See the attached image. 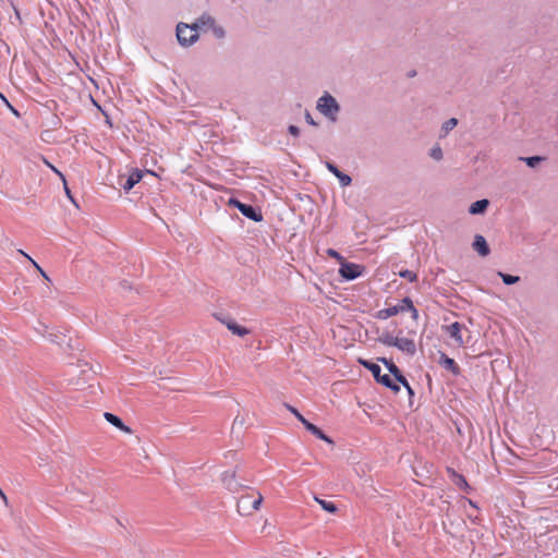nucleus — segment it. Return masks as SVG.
<instances>
[{
  "label": "nucleus",
  "instance_id": "nucleus-35",
  "mask_svg": "<svg viewBox=\"0 0 558 558\" xmlns=\"http://www.w3.org/2000/svg\"><path fill=\"white\" fill-rule=\"evenodd\" d=\"M327 255H328V256H330V257H332V258H336L337 260H339V262H340V264H341L343 260H345V259L343 258V256H342L339 252H337L336 250H333V248H328V250H327Z\"/></svg>",
  "mask_w": 558,
  "mask_h": 558
},
{
  "label": "nucleus",
  "instance_id": "nucleus-32",
  "mask_svg": "<svg viewBox=\"0 0 558 558\" xmlns=\"http://www.w3.org/2000/svg\"><path fill=\"white\" fill-rule=\"evenodd\" d=\"M429 156L435 160H441L444 157V154H442V149L440 148V146L437 145V146L433 147L429 151Z\"/></svg>",
  "mask_w": 558,
  "mask_h": 558
},
{
  "label": "nucleus",
  "instance_id": "nucleus-10",
  "mask_svg": "<svg viewBox=\"0 0 558 558\" xmlns=\"http://www.w3.org/2000/svg\"><path fill=\"white\" fill-rule=\"evenodd\" d=\"M404 311H405V305L402 304V301H401L400 304H398V305L386 307V308H383V310L376 312L375 317L377 319L385 320V319H388L389 317L395 316Z\"/></svg>",
  "mask_w": 558,
  "mask_h": 558
},
{
  "label": "nucleus",
  "instance_id": "nucleus-21",
  "mask_svg": "<svg viewBox=\"0 0 558 558\" xmlns=\"http://www.w3.org/2000/svg\"><path fill=\"white\" fill-rule=\"evenodd\" d=\"M402 304L405 305V311H409L411 313V317L414 320L418 319V311L414 306L412 300L409 296H405L402 299Z\"/></svg>",
  "mask_w": 558,
  "mask_h": 558
},
{
  "label": "nucleus",
  "instance_id": "nucleus-16",
  "mask_svg": "<svg viewBox=\"0 0 558 558\" xmlns=\"http://www.w3.org/2000/svg\"><path fill=\"white\" fill-rule=\"evenodd\" d=\"M304 427L306 430H308L311 434H313L317 438H319L330 445H333V440L328 435H326L319 427L314 425L313 423L304 422Z\"/></svg>",
  "mask_w": 558,
  "mask_h": 558
},
{
  "label": "nucleus",
  "instance_id": "nucleus-38",
  "mask_svg": "<svg viewBox=\"0 0 558 558\" xmlns=\"http://www.w3.org/2000/svg\"><path fill=\"white\" fill-rule=\"evenodd\" d=\"M288 132L293 135V136H299L300 135V129L296 126V125H289L288 126Z\"/></svg>",
  "mask_w": 558,
  "mask_h": 558
},
{
  "label": "nucleus",
  "instance_id": "nucleus-23",
  "mask_svg": "<svg viewBox=\"0 0 558 558\" xmlns=\"http://www.w3.org/2000/svg\"><path fill=\"white\" fill-rule=\"evenodd\" d=\"M520 160L524 161L526 163V166H529L530 168H535L543 160H545V157H542V156L521 157Z\"/></svg>",
  "mask_w": 558,
  "mask_h": 558
},
{
  "label": "nucleus",
  "instance_id": "nucleus-45",
  "mask_svg": "<svg viewBox=\"0 0 558 558\" xmlns=\"http://www.w3.org/2000/svg\"><path fill=\"white\" fill-rule=\"evenodd\" d=\"M236 423L242 425V424H243V420L238 421V417H235V418H234V422H233V426H234Z\"/></svg>",
  "mask_w": 558,
  "mask_h": 558
},
{
  "label": "nucleus",
  "instance_id": "nucleus-1",
  "mask_svg": "<svg viewBox=\"0 0 558 558\" xmlns=\"http://www.w3.org/2000/svg\"><path fill=\"white\" fill-rule=\"evenodd\" d=\"M359 363L366 369H368L372 375L374 376L375 380L385 386L386 388L390 389L395 393L400 391V386L390 377V375L381 374V368L378 364L368 361L360 359Z\"/></svg>",
  "mask_w": 558,
  "mask_h": 558
},
{
  "label": "nucleus",
  "instance_id": "nucleus-15",
  "mask_svg": "<svg viewBox=\"0 0 558 558\" xmlns=\"http://www.w3.org/2000/svg\"><path fill=\"white\" fill-rule=\"evenodd\" d=\"M104 417L106 418L107 422H109L111 425H113L114 427L119 428L120 430L126 433V434H131L132 433V429L126 426L123 421L117 416L116 414L113 413H110V412H105L104 413Z\"/></svg>",
  "mask_w": 558,
  "mask_h": 558
},
{
  "label": "nucleus",
  "instance_id": "nucleus-44",
  "mask_svg": "<svg viewBox=\"0 0 558 558\" xmlns=\"http://www.w3.org/2000/svg\"><path fill=\"white\" fill-rule=\"evenodd\" d=\"M0 98L3 100V102H4L5 105H9L8 99H7V98L4 97V95H3V94H1V93H0Z\"/></svg>",
  "mask_w": 558,
  "mask_h": 558
},
{
  "label": "nucleus",
  "instance_id": "nucleus-37",
  "mask_svg": "<svg viewBox=\"0 0 558 558\" xmlns=\"http://www.w3.org/2000/svg\"><path fill=\"white\" fill-rule=\"evenodd\" d=\"M304 118H305L306 123H308L310 125H313V126H317L318 125L317 122L311 116L310 111H307V110L305 111Z\"/></svg>",
  "mask_w": 558,
  "mask_h": 558
},
{
  "label": "nucleus",
  "instance_id": "nucleus-18",
  "mask_svg": "<svg viewBox=\"0 0 558 558\" xmlns=\"http://www.w3.org/2000/svg\"><path fill=\"white\" fill-rule=\"evenodd\" d=\"M446 329L450 337L453 338L459 345L463 344V339L461 336L462 325L460 323L454 322L451 325L447 326Z\"/></svg>",
  "mask_w": 558,
  "mask_h": 558
},
{
  "label": "nucleus",
  "instance_id": "nucleus-22",
  "mask_svg": "<svg viewBox=\"0 0 558 558\" xmlns=\"http://www.w3.org/2000/svg\"><path fill=\"white\" fill-rule=\"evenodd\" d=\"M195 23H197V24H198V28H199L201 26H209V27H211V26H214V24L216 23V21H215V19H214L213 16H210L209 14L204 13V14H202V15L197 19V21H196Z\"/></svg>",
  "mask_w": 558,
  "mask_h": 558
},
{
  "label": "nucleus",
  "instance_id": "nucleus-9",
  "mask_svg": "<svg viewBox=\"0 0 558 558\" xmlns=\"http://www.w3.org/2000/svg\"><path fill=\"white\" fill-rule=\"evenodd\" d=\"M472 247L478 253L480 256L486 257L490 253L489 245L482 234H475Z\"/></svg>",
  "mask_w": 558,
  "mask_h": 558
},
{
  "label": "nucleus",
  "instance_id": "nucleus-46",
  "mask_svg": "<svg viewBox=\"0 0 558 558\" xmlns=\"http://www.w3.org/2000/svg\"><path fill=\"white\" fill-rule=\"evenodd\" d=\"M236 423L242 425V424H243V420L238 421V417H235V418H234V422H233V426H234Z\"/></svg>",
  "mask_w": 558,
  "mask_h": 558
},
{
  "label": "nucleus",
  "instance_id": "nucleus-47",
  "mask_svg": "<svg viewBox=\"0 0 558 558\" xmlns=\"http://www.w3.org/2000/svg\"><path fill=\"white\" fill-rule=\"evenodd\" d=\"M236 423L242 425V424H243V420L238 421V417H235V418H234V422H233V426H234Z\"/></svg>",
  "mask_w": 558,
  "mask_h": 558
},
{
  "label": "nucleus",
  "instance_id": "nucleus-24",
  "mask_svg": "<svg viewBox=\"0 0 558 558\" xmlns=\"http://www.w3.org/2000/svg\"><path fill=\"white\" fill-rule=\"evenodd\" d=\"M498 276L501 278L502 282L506 286H511V284L518 283L520 281L519 276H513V275L505 274L501 271H498Z\"/></svg>",
  "mask_w": 558,
  "mask_h": 558
},
{
  "label": "nucleus",
  "instance_id": "nucleus-8",
  "mask_svg": "<svg viewBox=\"0 0 558 558\" xmlns=\"http://www.w3.org/2000/svg\"><path fill=\"white\" fill-rule=\"evenodd\" d=\"M142 178L143 171L134 169L128 178H120V184L125 192H129L134 187L136 183H138L142 180Z\"/></svg>",
  "mask_w": 558,
  "mask_h": 558
},
{
  "label": "nucleus",
  "instance_id": "nucleus-40",
  "mask_svg": "<svg viewBox=\"0 0 558 558\" xmlns=\"http://www.w3.org/2000/svg\"><path fill=\"white\" fill-rule=\"evenodd\" d=\"M46 163L52 169V171H54L62 179V181H64V179H65L64 175L57 168H54L48 161H46Z\"/></svg>",
  "mask_w": 558,
  "mask_h": 558
},
{
  "label": "nucleus",
  "instance_id": "nucleus-12",
  "mask_svg": "<svg viewBox=\"0 0 558 558\" xmlns=\"http://www.w3.org/2000/svg\"><path fill=\"white\" fill-rule=\"evenodd\" d=\"M447 472H448L449 477L452 481V483L456 486H458L460 489H462L464 492H469V489H471L470 485L468 484L465 477L462 474L458 473L452 468H448Z\"/></svg>",
  "mask_w": 558,
  "mask_h": 558
},
{
  "label": "nucleus",
  "instance_id": "nucleus-34",
  "mask_svg": "<svg viewBox=\"0 0 558 558\" xmlns=\"http://www.w3.org/2000/svg\"><path fill=\"white\" fill-rule=\"evenodd\" d=\"M211 29L217 38H223L226 36V31L223 29V27L216 25V23L214 24V26H211Z\"/></svg>",
  "mask_w": 558,
  "mask_h": 558
},
{
  "label": "nucleus",
  "instance_id": "nucleus-4",
  "mask_svg": "<svg viewBox=\"0 0 558 558\" xmlns=\"http://www.w3.org/2000/svg\"><path fill=\"white\" fill-rule=\"evenodd\" d=\"M229 205L234 206L239 209V211L246 218L259 222L263 220V214L259 208L254 207L250 204H244L240 202L238 198H230Z\"/></svg>",
  "mask_w": 558,
  "mask_h": 558
},
{
  "label": "nucleus",
  "instance_id": "nucleus-26",
  "mask_svg": "<svg viewBox=\"0 0 558 558\" xmlns=\"http://www.w3.org/2000/svg\"><path fill=\"white\" fill-rule=\"evenodd\" d=\"M399 378H395V381L400 386L402 385L404 387V389H407L408 393L410 397L414 396V390L412 389V387L410 386L408 379L404 377V375L401 373V377L398 376Z\"/></svg>",
  "mask_w": 558,
  "mask_h": 558
},
{
  "label": "nucleus",
  "instance_id": "nucleus-6",
  "mask_svg": "<svg viewBox=\"0 0 558 558\" xmlns=\"http://www.w3.org/2000/svg\"><path fill=\"white\" fill-rule=\"evenodd\" d=\"M215 317L220 320L223 325H226V327L233 333V335H236L239 337H244L246 335L250 333V329H247L246 327H243V326H240L239 324H236V322H234L231 317L229 316H223V317H220L218 315H215Z\"/></svg>",
  "mask_w": 558,
  "mask_h": 558
},
{
  "label": "nucleus",
  "instance_id": "nucleus-25",
  "mask_svg": "<svg viewBox=\"0 0 558 558\" xmlns=\"http://www.w3.org/2000/svg\"><path fill=\"white\" fill-rule=\"evenodd\" d=\"M315 500L322 506L324 510H326L329 513H335L338 510L337 506L331 501L319 499L317 497H315Z\"/></svg>",
  "mask_w": 558,
  "mask_h": 558
},
{
  "label": "nucleus",
  "instance_id": "nucleus-28",
  "mask_svg": "<svg viewBox=\"0 0 558 558\" xmlns=\"http://www.w3.org/2000/svg\"><path fill=\"white\" fill-rule=\"evenodd\" d=\"M458 124V120L456 118H450L442 123L441 131L447 134L449 131L454 129Z\"/></svg>",
  "mask_w": 558,
  "mask_h": 558
},
{
  "label": "nucleus",
  "instance_id": "nucleus-42",
  "mask_svg": "<svg viewBox=\"0 0 558 558\" xmlns=\"http://www.w3.org/2000/svg\"><path fill=\"white\" fill-rule=\"evenodd\" d=\"M0 496H1V498L4 500V502L7 504V502H8L7 496H5V494L2 492V489H1V488H0Z\"/></svg>",
  "mask_w": 558,
  "mask_h": 558
},
{
  "label": "nucleus",
  "instance_id": "nucleus-20",
  "mask_svg": "<svg viewBox=\"0 0 558 558\" xmlns=\"http://www.w3.org/2000/svg\"><path fill=\"white\" fill-rule=\"evenodd\" d=\"M397 338L398 337H393L390 332L386 331L378 337L377 341L387 347H396Z\"/></svg>",
  "mask_w": 558,
  "mask_h": 558
},
{
  "label": "nucleus",
  "instance_id": "nucleus-19",
  "mask_svg": "<svg viewBox=\"0 0 558 558\" xmlns=\"http://www.w3.org/2000/svg\"><path fill=\"white\" fill-rule=\"evenodd\" d=\"M377 361L383 363L386 368L389 371V373L395 377V378H399L398 376L401 377V371L400 368L392 362V360H388L386 357H377Z\"/></svg>",
  "mask_w": 558,
  "mask_h": 558
},
{
  "label": "nucleus",
  "instance_id": "nucleus-33",
  "mask_svg": "<svg viewBox=\"0 0 558 558\" xmlns=\"http://www.w3.org/2000/svg\"><path fill=\"white\" fill-rule=\"evenodd\" d=\"M284 407L304 425V422H308L295 408L286 403Z\"/></svg>",
  "mask_w": 558,
  "mask_h": 558
},
{
  "label": "nucleus",
  "instance_id": "nucleus-17",
  "mask_svg": "<svg viewBox=\"0 0 558 558\" xmlns=\"http://www.w3.org/2000/svg\"><path fill=\"white\" fill-rule=\"evenodd\" d=\"M489 206V201L486 198L478 199L471 204L469 207V213L471 215H483Z\"/></svg>",
  "mask_w": 558,
  "mask_h": 558
},
{
  "label": "nucleus",
  "instance_id": "nucleus-36",
  "mask_svg": "<svg viewBox=\"0 0 558 558\" xmlns=\"http://www.w3.org/2000/svg\"><path fill=\"white\" fill-rule=\"evenodd\" d=\"M326 168L329 172H331L333 175H338V172L340 171L339 168L331 161L325 162Z\"/></svg>",
  "mask_w": 558,
  "mask_h": 558
},
{
  "label": "nucleus",
  "instance_id": "nucleus-39",
  "mask_svg": "<svg viewBox=\"0 0 558 558\" xmlns=\"http://www.w3.org/2000/svg\"><path fill=\"white\" fill-rule=\"evenodd\" d=\"M63 186H64V191H65L66 196L71 199V202H72L73 204H75V205H76V203H75L74 198L72 197L71 191H70V189L68 187V184H66V181H65V180L63 181Z\"/></svg>",
  "mask_w": 558,
  "mask_h": 558
},
{
  "label": "nucleus",
  "instance_id": "nucleus-29",
  "mask_svg": "<svg viewBox=\"0 0 558 558\" xmlns=\"http://www.w3.org/2000/svg\"><path fill=\"white\" fill-rule=\"evenodd\" d=\"M19 253H21L23 256H25L26 258H28L32 264L34 265V267L40 272V275L48 281H50V278L47 276V274L43 270V268L29 256L27 255L25 252H23L22 250H19Z\"/></svg>",
  "mask_w": 558,
  "mask_h": 558
},
{
  "label": "nucleus",
  "instance_id": "nucleus-11",
  "mask_svg": "<svg viewBox=\"0 0 558 558\" xmlns=\"http://www.w3.org/2000/svg\"><path fill=\"white\" fill-rule=\"evenodd\" d=\"M396 348L411 356L416 353V345L413 339L398 337Z\"/></svg>",
  "mask_w": 558,
  "mask_h": 558
},
{
  "label": "nucleus",
  "instance_id": "nucleus-7",
  "mask_svg": "<svg viewBox=\"0 0 558 558\" xmlns=\"http://www.w3.org/2000/svg\"><path fill=\"white\" fill-rule=\"evenodd\" d=\"M222 483L226 488L232 493L239 492L243 485L236 481L235 471H226L222 473Z\"/></svg>",
  "mask_w": 558,
  "mask_h": 558
},
{
  "label": "nucleus",
  "instance_id": "nucleus-27",
  "mask_svg": "<svg viewBox=\"0 0 558 558\" xmlns=\"http://www.w3.org/2000/svg\"><path fill=\"white\" fill-rule=\"evenodd\" d=\"M335 177L339 180V183L342 187L349 186L352 183V178L341 170L338 172V175Z\"/></svg>",
  "mask_w": 558,
  "mask_h": 558
},
{
  "label": "nucleus",
  "instance_id": "nucleus-3",
  "mask_svg": "<svg viewBox=\"0 0 558 558\" xmlns=\"http://www.w3.org/2000/svg\"><path fill=\"white\" fill-rule=\"evenodd\" d=\"M198 24L187 25L185 23H179L177 25V38L181 46L190 47L198 39Z\"/></svg>",
  "mask_w": 558,
  "mask_h": 558
},
{
  "label": "nucleus",
  "instance_id": "nucleus-2",
  "mask_svg": "<svg viewBox=\"0 0 558 558\" xmlns=\"http://www.w3.org/2000/svg\"><path fill=\"white\" fill-rule=\"evenodd\" d=\"M316 109L331 122H336L340 106L333 96L325 93L318 98Z\"/></svg>",
  "mask_w": 558,
  "mask_h": 558
},
{
  "label": "nucleus",
  "instance_id": "nucleus-41",
  "mask_svg": "<svg viewBox=\"0 0 558 558\" xmlns=\"http://www.w3.org/2000/svg\"><path fill=\"white\" fill-rule=\"evenodd\" d=\"M8 108L12 111L13 114H15L16 117L20 116L19 111L13 107L11 106V104L9 102V105H7Z\"/></svg>",
  "mask_w": 558,
  "mask_h": 558
},
{
  "label": "nucleus",
  "instance_id": "nucleus-43",
  "mask_svg": "<svg viewBox=\"0 0 558 558\" xmlns=\"http://www.w3.org/2000/svg\"><path fill=\"white\" fill-rule=\"evenodd\" d=\"M416 75V71L415 70H411L409 73H408V77H414Z\"/></svg>",
  "mask_w": 558,
  "mask_h": 558
},
{
  "label": "nucleus",
  "instance_id": "nucleus-30",
  "mask_svg": "<svg viewBox=\"0 0 558 558\" xmlns=\"http://www.w3.org/2000/svg\"><path fill=\"white\" fill-rule=\"evenodd\" d=\"M399 276L401 278L409 280L410 282H414L417 280V275L414 271L409 270V269L401 270L399 272Z\"/></svg>",
  "mask_w": 558,
  "mask_h": 558
},
{
  "label": "nucleus",
  "instance_id": "nucleus-13",
  "mask_svg": "<svg viewBox=\"0 0 558 558\" xmlns=\"http://www.w3.org/2000/svg\"><path fill=\"white\" fill-rule=\"evenodd\" d=\"M251 501H252V495L251 494H246V495L241 496L239 498L238 502H236V511L241 515H250V514H252Z\"/></svg>",
  "mask_w": 558,
  "mask_h": 558
},
{
  "label": "nucleus",
  "instance_id": "nucleus-14",
  "mask_svg": "<svg viewBox=\"0 0 558 558\" xmlns=\"http://www.w3.org/2000/svg\"><path fill=\"white\" fill-rule=\"evenodd\" d=\"M438 363L445 369L449 371L453 375H459L460 374V367L457 364V362L453 359L449 357L446 353H442V352L440 353Z\"/></svg>",
  "mask_w": 558,
  "mask_h": 558
},
{
  "label": "nucleus",
  "instance_id": "nucleus-48",
  "mask_svg": "<svg viewBox=\"0 0 558 558\" xmlns=\"http://www.w3.org/2000/svg\"><path fill=\"white\" fill-rule=\"evenodd\" d=\"M469 502H470L471 506L476 508L475 504L472 500H469Z\"/></svg>",
  "mask_w": 558,
  "mask_h": 558
},
{
  "label": "nucleus",
  "instance_id": "nucleus-5",
  "mask_svg": "<svg viewBox=\"0 0 558 558\" xmlns=\"http://www.w3.org/2000/svg\"><path fill=\"white\" fill-rule=\"evenodd\" d=\"M363 270L364 267L362 265L343 260L340 264L339 275L344 280L351 281L359 278L362 275Z\"/></svg>",
  "mask_w": 558,
  "mask_h": 558
},
{
  "label": "nucleus",
  "instance_id": "nucleus-31",
  "mask_svg": "<svg viewBox=\"0 0 558 558\" xmlns=\"http://www.w3.org/2000/svg\"><path fill=\"white\" fill-rule=\"evenodd\" d=\"M262 502H263V496H262V494H260V493H258V492H257V493H256V497H254V496L252 495V501H251L252 512H253L254 510H258V509H259V507H260V505H262Z\"/></svg>",
  "mask_w": 558,
  "mask_h": 558
}]
</instances>
